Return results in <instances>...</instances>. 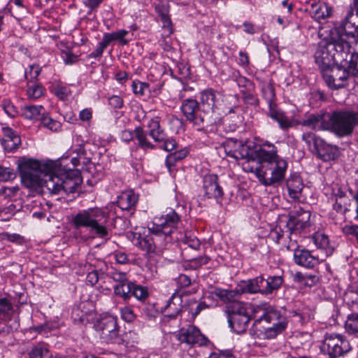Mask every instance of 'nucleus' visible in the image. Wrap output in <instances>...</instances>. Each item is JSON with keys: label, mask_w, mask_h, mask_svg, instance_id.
Masks as SVG:
<instances>
[{"label": "nucleus", "mask_w": 358, "mask_h": 358, "mask_svg": "<svg viewBox=\"0 0 358 358\" xmlns=\"http://www.w3.org/2000/svg\"><path fill=\"white\" fill-rule=\"evenodd\" d=\"M179 222V215L175 210H169L160 217H155L152 223L148 225L150 234H138L137 237L134 234L136 239L134 245L151 256L155 253L157 245L162 248L166 243L171 241V234L176 229Z\"/></svg>", "instance_id": "1"}, {"label": "nucleus", "mask_w": 358, "mask_h": 358, "mask_svg": "<svg viewBox=\"0 0 358 358\" xmlns=\"http://www.w3.org/2000/svg\"><path fill=\"white\" fill-rule=\"evenodd\" d=\"M252 318L254 320L253 328L259 336H262L267 339L275 338L287 325L286 317L266 302L253 305Z\"/></svg>", "instance_id": "2"}, {"label": "nucleus", "mask_w": 358, "mask_h": 358, "mask_svg": "<svg viewBox=\"0 0 358 358\" xmlns=\"http://www.w3.org/2000/svg\"><path fill=\"white\" fill-rule=\"evenodd\" d=\"M351 43L348 41L346 35L331 37L330 41L321 42L315 53V62L321 72L335 64L347 60L352 48Z\"/></svg>", "instance_id": "3"}, {"label": "nucleus", "mask_w": 358, "mask_h": 358, "mask_svg": "<svg viewBox=\"0 0 358 358\" xmlns=\"http://www.w3.org/2000/svg\"><path fill=\"white\" fill-rule=\"evenodd\" d=\"M57 164L52 160L22 159L18 164L22 183L27 188H41L43 192L48 193L45 180L52 176V169L57 167Z\"/></svg>", "instance_id": "4"}, {"label": "nucleus", "mask_w": 358, "mask_h": 358, "mask_svg": "<svg viewBox=\"0 0 358 358\" xmlns=\"http://www.w3.org/2000/svg\"><path fill=\"white\" fill-rule=\"evenodd\" d=\"M254 157L260 163L259 180L266 186L272 185L281 181L285 176L287 163L275 154V150L266 152L263 149H256Z\"/></svg>", "instance_id": "5"}, {"label": "nucleus", "mask_w": 358, "mask_h": 358, "mask_svg": "<svg viewBox=\"0 0 358 358\" xmlns=\"http://www.w3.org/2000/svg\"><path fill=\"white\" fill-rule=\"evenodd\" d=\"M56 162L57 167L52 169V176L45 180L48 193L57 194L61 191L65 192H74L82 183L83 180L80 172L75 169H64L61 162Z\"/></svg>", "instance_id": "6"}, {"label": "nucleus", "mask_w": 358, "mask_h": 358, "mask_svg": "<svg viewBox=\"0 0 358 358\" xmlns=\"http://www.w3.org/2000/svg\"><path fill=\"white\" fill-rule=\"evenodd\" d=\"M71 222L75 228H87L99 238H103L108 235V215L101 208H90L80 210L72 218Z\"/></svg>", "instance_id": "7"}, {"label": "nucleus", "mask_w": 358, "mask_h": 358, "mask_svg": "<svg viewBox=\"0 0 358 358\" xmlns=\"http://www.w3.org/2000/svg\"><path fill=\"white\" fill-rule=\"evenodd\" d=\"M328 123L324 127L339 137L350 136L358 126V110H336L327 113Z\"/></svg>", "instance_id": "8"}, {"label": "nucleus", "mask_w": 358, "mask_h": 358, "mask_svg": "<svg viewBox=\"0 0 358 358\" xmlns=\"http://www.w3.org/2000/svg\"><path fill=\"white\" fill-rule=\"evenodd\" d=\"M322 73L325 83L332 90L345 87L350 76L352 75L348 66V59L332 65L322 71Z\"/></svg>", "instance_id": "9"}, {"label": "nucleus", "mask_w": 358, "mask_h": 358, "mask_svg": "<svg viewBox=\"0 0 358 358\" xmlns=\"http://www.w3.org/2000/svg\"><path fill=\"white\" fill-rule=\"evenodd\" d=\"M302 139L317 157L324 162L334 160L339 155V150L336 146L326 143L323 139L311 132L304 133Z\"/></svg>", "instance_id": "10"}, {"label": "nucleus", "mask_w": 358, "mask_h": 358, "mask_svg": "<svg viewBox=\"0 0 358 358\" xmlns=\"http://www.w3.org/2000/svg\"><path fill=\"white\" fill-rule=\"evenodd\" d=\"M94 327L103 342L118 345L123 343L116 317L110 315L102 317L95 322Z\"/></svg>", "instance_id": "11"}, {"label": "nucleus", "mask_w": 358, "mask_h": 358, "mask_svg": "<svg viewBox=\"0 0 358 358\" xmlns=\"http://www.w3.org/2000/svg\"><path fill=\"white\" fill-rule=\"evenodd\" d=\"M252 146L248 141L243 142L229 138L217 148V151L220 156L223 152L226 156L239 159L248 157L252 152Z\"/></svg>", "instance_id": "12"}, {"label": "nucleus", "mask_w": 358, "mask_h": 358, "mask_svg": "<svg viewBox=\"0 0 358 358\" xmlns=\"http://www.w3.org/2000/svg\"><path fill=\"white\" fill-rule=\"evenodd\" d=\"M323 348L330 358H338L351 350L349 341L341 334H330L325 336Z\"/></svg>", "instance_id": "13"}, {"label": "nucleus", "mask_w": 358, "mask_h": 358, "mask_svg": "<svg viewBox=\"0 0 358 358\" xmlns=\"http://www.w3.org/2000/svg\"><path fill=\"white\" fill-rule=\"evenodd\" d=\"M289 251H294V259L296 264L305 268H312L320 263L319 258L306 249H299L296 240L286 245Z\"/></svg>", "instance_id": "14"}, {"label": "nucleus", "mask_w": 358, "mask_h": 358, "mask_svg": "<svg viewBox=\"0 0 358 358\" xmlns=\"http://www.w3.org/2000/svg\"><path fill=\"white\" fill-rule=\"evenodd\" d=\"M180 109L185 117L186 120L192 122L194 125L198 126L200 129L202 127L204 117L201 115V108L196 100L192 99H187L182 103Z\"/></svg>", "instance_id": "15"}, {"label": "nucleus", "mask_w": 358, "mask_h": 358, "mask_svg": "<svg viewBox=\"0 0 358 358\" xmlns=\"http://www.w3.org/2000/svg\"><path fill=\"white\" fill-rule=\"evenodd\" d=\"M177 338L180 343L189 345L202 346L205 345L208 341L207 338L195 326H189L187 328L181 329L177 334Z\"/></svg>", "instance_id": "16"}, {"label": "nucleus", "mask_w": 358, "mask_h": 358, "mask_svg": "<svg viewBox=\"0 0 358 358\" xmlns=\"http://www.w3.org/2000/svg\"><path fill=\"white\" fill-rule=\"evenodd\" d=\"M310 213L301 208L293 211L287 221H285L294 236L309 225Z\"/></svg>", "instance_id": "17"}, {"label": "nucleus", "mask_w": 358, "mask_h": 358, "mask_svg": "<svg viewBox=\"0 0 358 358\" xmlns=\"http://www.w3.org/2000/svg\"><path fill=\"white\" fill-rule=\"evenodd\" d=\"M203 189L207 198L215 199L217 202L224 195L222 187L218 181V176L215 174H208L204 176Z\"/></svg>", "instance_id": "18"}, {"label": "nucleus", "mask_w": 358, "mask_h": 358, "mask_svg": "<svg viewBox=\"0 0 358 358\" xmlns=\"http://www.w3.org/2000/svg\"><path fill=\"white\" fill-rule=\"evenodd\" d=\"M345 33L341 35H346L348 41L351 44L358 41V13L350 7L348 9L343 22Z\"/></svg>", "instance_id": "19"}, {"label": "nucleus", "mask_w": 358, "mask_h": 358, "mask_svg": "<svg viewBox=\"0 0 358 358\" xmlns=\"http://www.w3.org/2000/svg\"><path fill=\"white\" fill-rule=\"evenodd\" d=\"M294 234L288 228L287 224L283 220H280L275 227L271 229L268 234V238L278 244H282L285 247L290 243Z\"/></svg>", "instance_id": "20"}, {"label": "nucleus", "mask_w": 358, "mask_h": 358, "mask_svg": "<svg viewBox=\"0 0 358 358\" xmlns=\"http://www.w3.org/2000/svg\"><path fill=\"white\" fill-rule=\"evenodd\" d=\"M221 95L213 89H207L201 92L200 102L201 110L204 113H214L217 108Z\"/></svg>", "instance_id": "21"}, {"label": "nucleus", "mask_w": 358, "mask_h": 358, "mask_svg": "<svg viewBox=\"0 0 358 358\" xmlns=\"http://www.w3.org/2000/svg\"><path fill=\"white\" fill-rule=\"evenodd\" d=\"M92 305L91 302H81L78 305L74 306L71 312V319L73 322L79 326H83L89 322V317L91 310L88 306Z\"/></svg>", "instance_id": "22"}, {"label": "nucleus", "mask_w": 358, "mask_h": 358, "mask_svg": "<svg viewBox=\"0 0 358 358\" xmlns=\"http://www.w3.org/2000/svg\"><path fill=\"white\" fill-rule=\"evenodd\" d=\"M182 295L177 292L173 294L165 306V316L170 319L176 318L182 310L184 311L185 306H182Z\"/></svg>", "instance_id": "23"}, {"label": "nucleus", "mask_w": 358, "mask_h": 358, "mask_svg": "<svg viewBox=\"0 0 358 358\" xmlns=\"http://www.w3.org/2000/svg\"><path fill=\"white\" fill-rule=\"evenodd\" d=\"M267 115L273 120L278 122L282 130H287L293 127V121L287 117L285 113L276 108V106L268 108Z\"/></svg>", "instance_id": "24"}, {"label": "nucleus", "mask_w": 358, "mask_h": 358, "mask_svg": "<svg viewBox=\"0 0 358 358\" xmlns=\"http://www.w3.org/2000/svg\"><path fill=\"white\" fill-rule=\"evenodd\" d=\"M252 306L253 305L243 301H234L227 306L228 317L252 315Z\"/></svg>", "instance_id": "25"}, {"label": "nucleus", "mask_w": 358, "mask_h": 358, "mask_svg": "<svg viewBox=\"0 0 358 358\" xmlns=\"http://www.w3.org/2000/svg\"><path fill=\"white\" fill-rule=\"evenodd\" d=\"M289 196L294 201L299 200L303 184L301 177L298 175L291 176L286 182Z\"/></svg>", "instance_id": "26"}, {"label": "nucleus", "mask_w": 358, "mask_h": 358, "mask_svg": "<svg viewBox=\"0 0 358 358\" xmlns=\"http://www.w3.org/2000/svg\"><path fill=\"white\" fill-rule=\"evenodd\" d=\"M326 123H328L327 114H311L307 117L306 119L303 120L301 122V124L313 129L328 130L327 128L323 127Z\"/></svg>", "instance_id": "27"}, {"label": "nucleus", "mask_w": 358, "mask_h": 358, "mask_svg": "<svg viewBox=\"0 0 358 358\" xmlns=\"http://www.w3.org/2000/svg\"><path fill=\"white\" fill-rule=\"evenodd\" d=\"M307 10H309L311 16L317 20H324L329 17L331 14V8L323 3L313 2Z\"/></svg>", "instance_id": "28"}, {"label": "nucleus", "mask_w": 358, "mask_h": 358, "mask_svg": "<svg viewBox=\"0 0 358 358\" xmlns=\"http://www.w3.org/2000/svg\"><path fill=\"white\" fill-rule=\"evenodd\" d=\"M99 271L101 274H106V276L112 278L118 284L127 282L128 281L127 274L125 272L120 271L113 267H108L105 262H100Z\"/></svg>", "instance_id": "29"}, {"label": "nucleus", "mask_w": 358, "mask_h": 358, "mask_svg": "<svg viewBox=\"0 0 358 358\" xmlns=\"http://www.w3.org/2000/svg\"><path fill=\"white\" fill-rule=\"evenodd\" d=\"M149 136L155 141L161 142L165 141L166 134L161 127L160 122L157 117L150 119L148 122Z\"/></svg>", "instance_id": "30"}, {"label": "nucleus", "mask_w": 358, "mask_h": 358, "mask_svg": "<svg viewBox=\"0 0 358 358\" xmlns=\"http://www.w3.org/2000/svg\"><path fill=\"white\" fill-rule=\"evenodd\" d=\"M252 315L229 317L228 322L230 328L236 334H240L246 331Z\"/></svg>", "instance_id": "31"}, {"label": "nucleus", "mask_w": 358, "mask_h": 358, "mask_svg": "<svg viewBox=\"0 0 358 358\" xmlns=\"http://www.w3.org/2000/svg\"><path fill=\"white\" fill-rule=\"evenodd\" d=\"M138 196L132 190L122 192L117 197V204L123 210H127L135 206Z\"/></svg>", "instance_id": "32"}, {"label": "nucleus", "mask_w": 358, "mask_h": 358, "mask_svg": "<svg viewBox=\"0 0 358 358\" xmlns=\"http://www.w3.org/2000/svg\"><path fill=\"white\" fill-rule=\"evenodd\" d=\"M2 131L4 136L7 138V139L4 141L5 148L9 151L17 149L18 145L21 143L20 137L17 132L8 127H3Z\"/></svg>", "instance_id": "33"}, {"label": "nucleus", "mask_w": 358, "mask_h": 358, "mask_svg": "<svg viewBox=\"0 0 358 358\" xmlns=\"http://www.w3.org/2000/svg\"><path fill=\"white\" fill-rule=\"evenodd\" d=\"M312 240L315 246L325 252V255L329 256L334 252V248L330 245L328 236L322 232H315L312 236Z\"/></svg>", "instance_id": "34"}, {"label": "nucleus", "mask_w": 358, "mask_h": 358, "mask_svg": "<svg viewBox=\"0 0 358 358\" xmlns=\"http://www.w3.org/2000/svg\"><path fill=\"white\" fill-rule=\"evenodd\" d=\"M45 113V109L41 105H27L22 108V115L30 120H40Z\"/></svg>", "instance_id": "35"}, {"label": "nucleus", "mask_w": 358, "mask_h": 358, "mask_svg": "<svg viewBox=\"0 0 358 358\" xmlns=\"http://www.w3.org/2000/svg\"><path fill=\"white\" fill-rule=\"evenodd\" d=\"M155 10L161 17L163 28L167 29L169 34H171L173 32V28L169 16V6L165 3H158L155 6Z\"/></svg>", "instance_id": "36"}, {"label": "nucleus", "mask_w": 358, "mask_h": 358, "mask_svg": "<svg viewBox=\"0 0 358 358\" xmlns=\"http://www.w3.org/2000/svg\"><path fill=\"white\" fill-rule=\"evenodd\" d=\"M242 294L240 288H236L234 290L222 289L216 288L213 291V294L217 296L221 301L224 303H233L236 300V296Z\"/></svg>", "instance_id": "37"}, {"label": "nucleus", "mask_w": 358, "mask_h": 358, "mask_svg": "<svg viewBox=\"0 0 358 358\" xmlns=\"http://www.w3.org/2000/svg\"><path fill=\"white\" fill-rule=\"evenodd\" d=\"M135 138L138 141V145L143 150H154L155 145L149 141L148 134L141 127H137L134 129Z\"/></svg>", "instance_id": "38"}, {"label": "nucleus", "mask_w": 358, "mask_h": 358, "mask_svg": "<svg viewBox=\"0 0 358 358\" xmlns=\"http://www.w3.org/2000/svg\"><path fill=\"white\" fill-rule=\"evenodd\" d=\"M283 283V278L280 275L268 276L266 279L264 294L268 295L278 290Z\"/></svg>", "instance_id": "39"}, {"label": "nucleus", "mask_w": 358, "mask_h": 358, "mask_svg": "<svg viewBox=\"0 0 358 358\" xmlns=\"http://www.w3.org/2000/svg\"><path fill=\"white\" fill-rule=\"evenodd\" d=\"M208 308L205 302L197 303L195 299H189L185 305L184 311H187L192 318H194L200 312Z\"/></svg>", "instance_id": "40"}, {"label": "nucleus", "mask_w": 358, "mask_h": 358, "mask_svg": "<svg viewBox=\"0 0 358 358\" xmlns=\"http://www.w3.org/2000/svg\"><path fill=\"white\" fill-rule=\"evenodd\" d=\"M40 126L52 132H57L62 129L61 122L54 120L46 114V113L40 117Z\"/></svg>", "instance_id": "41"}, {"label": "nucleus", "mask_w": 358, "mask_h": 358, "mask_svg": "<svg viewBox=\"0 0 358 358\" xmlns=\"http://www.w3.org/2000/svg\"><path fill=\"white\" fill-rule=\"evenodd\" d=\"M132 287L133 283L129 281L117 284L114 287V293L127 301L131 296Z\"/></svg>", "instance_id": "42"}, {"label": "nucleus", "mask_w": 358, "mask_h": 358, "mask_svg": "<svg viewBox=\"0 0 358 358\" xmlns=\"http://www.w3.org/2000/svg\"><path fill=\"white\" fill-rule=\"evenodd\" d=\"M357 41L352 43V48L348 58V66L352 75L358 73V52L355 50Z\"/></svg>", "instance_id": "43"}, {"label": "nucleus", "mask_w": 358, "mask_h": 358, "mask_svg": "<svg viewBox=\"0 0 358 358\" xmlns=\"http://www.w3.org/2000/svg\"><path fill=\"white\" fill-rule=\"evenodd\" d=\"M44 92V88L41 85L36 83L35 82L27 83V94L29 99H36L40 98Z\"/></svg>", "instance_id": "44"}, {"label": "nucleus", "mask_w": 358, "mask_h": 358, "mask_svg": "<svg viewBox=\"0 0 358 358\" xmlns=\"http://www.w3.org/2000/svg\"><path fill=\"white\" fill-rule=\"evenodd\" d=\"M246 159L242 164L243 169L245 172L255 173V176L259 179V170H260V163H256L255 158L252 157L250 155L248 157L245 158Z\"/></svg>", "instance_id": "45"}, {"label": "nucleus", "mask_w": 358, "mask_h": 358, "mask_svg": "<svg viewBox=\"0 0 358 358\" xmlns=\"http://www.w3.org/2000/svg\"><path fill=\"white\" fill-rule=\"evenodd\" d=\"M127 34V31L124 29H120L112 33H106L103 35V38L108 44L113 41H120L122 43V44H126L127 43V41L124 40V38Z\"/></svg>", "instance_id": "46"}, {"label": "nucleus", "mask_w": 358, "mask_h": 358, "mask_svg": "<svg viewBox=\"0 0 358 358\" xmlns=\"http://www.w3.org/2000/svg\"><path fill=\"white\" fill-rule=\"evenodd\" d=\"M187 153L188 151L187 150H181L169 155L166 159V165L168 169L170 170L171 166H173L176 162L184 159L187 155Z\"/></svg>", "instance_id": "47"}, {"label": "nucleus", "mask_w": 358, "mask_h": 358, "mask_svg": "<svg viewBox=\"0 0 358 358\" xmlns=\"http://www.w3.org/2000/svg\"><path fill=\"white\" fill-rule=\"evenodd\" d=\"M262 91L263 96L268 105V108H270L271 107L272 108V107L275 106V104L274 103L275 92H274V89H273V86L271 85H264L262 87Z\"/></svg>", "instance_id": "48"}, {"label": "nucleus", "mask_w": 358, "mask_h": 358, "mask_svg": "<svg viewBox=\"0 0 358 358\" xmlns=\"http://www.w3.org/2000/svg\"><path fill=\"white\" fill-rule=\"evenodd\" d=\"M294 280L299 282L303 283L307 286H312L318 281V278L313 275H303L301 273H296L294 275Z\"/></svg>", "instance_id": "49"}, {"label": "nucleus", "mask_w": 358, "mask_h": 358, "mask_svg": "<svg viewBox=\"0 0 358 358\" xmlns=\"http://www.w3.org/2000/svg\"><path fill=\"white\" fill-rule=\"evenodd\" d=\"M30 358H50L49 350L43 346L37 345L33 348L29 353Z\"/></svg>", "instance_id": "50"}, {"label": "nucleus", "mask_w": 358, "mask_h": 358, "mask_svg": "<svg viewBox=\"0 0 358 358\" xmlns=\"http://www.w3.org/2000/svg\"><path fill=\"white\" fill-rule=\"evenodd\" d=\"M16 178V173L13 169L4 167L0 165V182L13 180Z\"/></svg>", "instance_id": "51"}, {"label": "nucleus", "mask_w": 358, "mask_h": 358, "mask_svg": "<svg viewBox=\"0 0 358 358\" xmlns=\"http://www.w3.org/2000/svg\"><path fill=\"white\" fill-rule=\"evenodd\" d=\"M131 296L138 300L143 301L148 296V292L146 287L133 283Z\"/></svg>", "instance_id": "52"}, {"label": "nucleus", "mask_w": 358, "mask_h": 358, "mask_svg": "<svg viewBox=\"0 0 358 358\" xmlns=\"http://www.w3.org/2000/svg\"><path fill=\"white\" fill-rule=\"evenodd\" d=\"M131 88L136 95L142 96L145 94V91L148 90L149 84L138 80H134L132 83Z\"/></svg>", "instance_id": "53"}, {"label": "nucleus", "mask_w": 358, "mask_h": 358, "mask_svg": "<svg viewBox=\"0 0 358 358\" xmlns=\"http://www.w3.org/2000/svg\"><path fill=\"white\" fill-rule=\"evenodd\" d=\"M345 328L348 332L358 337V315H352L348 320Z\"/></svg>", "instance_id": "54"}, {"label": "nucleus", "mask_w": 358, "mask_h": 358, "mask_svg": "<svg viewBox=\"0 0 358 358\" xmlns=\"http://www.w3.org/2000/svg\"><path fill=\"white\" fill-rule=\"evenodd\" d=\"M19 189L18 186L3 187L0 189V197L5 199H11L17 195Z\"/></svg>", "instance_id": "55"}, {"label": "nucleus", "mask_w": 358, "mask_h": 358, "mask_svg": "<svg viewBox=\"0 0 358 358\" xmlns=\"http://www.w3.org/2000/svg\"><path fill=\"white\" fill-rule=\"evenodd\" d=\"M240 289L242 294L245 292L250 294L259 293L254 278L243 282V285L240 287Z\"/></svg>", "instance_id": "56"}, {"label": "nucleus", "mask_w": 358, "mask_h": 358, "mask_svg": "<svg viewBox=\"0 0 358 358\" xmlns=\"http://www.w3.org/2000/svg\"><path fill=\"white\" fill-rule=\"evenodd\" d=\"M53 93L59 99L66 100V99H67L68 96H69L71 91L66 86L57 85L54 87Z\"/></svg>", "instance_id": "57"}, {"label": "nucleus", "mask_w": 358, "mask_h": 358, "mask_svg": "<svg viewBox=\"0 0 358 358\" xmlns=\"http://www.w3.org/2000/svg\"><path fill=\"white\" fill-rule=\"evenodd\" d=\"M12 310L11 303L6 299H0V317L5 319Z\"/></svg>", "instance_id": "58"}, {"label": "nucleus", "mask_w": 358, "mask_h": 358, "mask_svg": "<svg viewBox=\"0 0 358 358\" xmlns=\"http://www.w3.org/2000/svg\"><path fill=\"white\" fill-rule=\"evenodd\" d=\"M121 317L127 322H132L136 319V315L133 310L128 306H124L120 309Z\"/></svg>", "instance_id": "59"}, {"label": "nucleus", "mask_w": 358, "mask_h": 358, "mask_svg": "<svg viewBox=\"0 0 358 358\" xmlns=\"http://www.w3.org/2000/svg\"><path fill=\"white\" fill-rule=\"evenodd\" d=\"M102 275L103 274H101L99 269V270L95 269V270L90 271L87 274V278H86L87 283L91 286L94 285L95 284H96L98 282L99 278H101Z\"/></svg>", "instance_id": "60"}, {"label": "nucleus", "mask_w": 358, "mask_h": 358, "mask_svg": "<svg viewBox=\"0 0 358 358\" xmlns=\"http://www.w3.org/2000/svg\"><path fill=\"white\" fill-rule=\"evenodd\" d=\"M41 70L38 66H31L29 71H26L24 73V76L27 83L34 82V80L37 78Z\"/></svg>", "instance_id": "61"}, {"label": "nucleus", "mask_w": 358, "mask_h": 358, "mask_svg": "<svg viewBox=\"0 0 358 358\" xmlns=\"http://www.w3.org/2000/svg\"><path fill=\"white\" fill-rule=\"evenodd\" d=\"M109 44L105 41V38L103 37L102 41L98 44V46L96 47L95 50L91 52L89 55V57L91 58L100 57L102 55L103 50L106 48V47Z\"/></svg>", "instance_id": "62"}, {"label": "nucleus", "mask_w": 358, "mask_h": 358, "mask_svg": "<svg viewBox=\"0 0 358 358\" xmlns=\"http://www.w3.org/2000/svg\"><path fill=\"white\" fill-rule=\"evenodd\" d=\"M130 222L126 218L122 217H116L114 219V227L120 231H124L129 227Z\"/></svg>", "instance_id": "63"}, {"label": "nucleus", "mask_w": 358, "mask_h": 358, "mask_svg": "<svg viewBox=\"0 0 358 358\" xmlns=\"http://www.w3.org/2000/svg\"><path fill=\"white\" fill-rule=\"evenodd\" d=\"M209 258L206 256H201L194 258L190 261V267L193 269H197L201 266L208 264Z\"/></svg>", "instance_id": "64"}]
</instances>
